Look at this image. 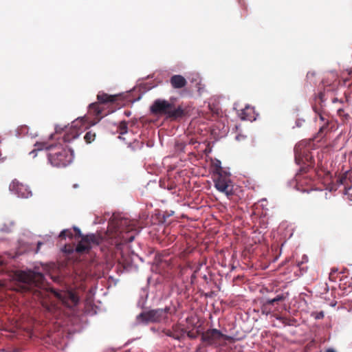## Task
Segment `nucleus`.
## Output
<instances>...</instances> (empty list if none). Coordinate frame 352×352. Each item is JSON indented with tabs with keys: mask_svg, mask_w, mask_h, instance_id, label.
<instances>
[{
	"mask_svg": "<svg viewBox=\"0 0 352 352\" xmlns=\"http://www.w3.org/2000/svg\"><path fill=\"white\" fill-rule=\"evenodd\" d=\"M16 281V289L20 292H32L35 298L46 300L53 294L63 305L68 307L76 306L78 302V297L71 291H56L48 287L45 282L42 273L32 270L16 271L14 273Z\"/></svg>",
	"mask_w": 352,
	"mask_h": 352,
	"instance_id": "1",
	"label": "nucleus"
},
{
	"mask_svg": "<svg viewBox=\"0 0 352 352\" xmlns=\"http://www.w3.org/2000/svg\"><path fill=\"white\" fill-rule=\"evenodd\" d=\"M136 221L128 218H113L109 223L107 234L109 238L116 240V245L131 242L135 235L131 232L136 230Z\"/></svg>",
	"mask_w": 352,
	"mask_h": 352,
	"instance_id": "2",
	"label": "nucleus"
},
{
	"mask_svg": "<svg viewBox=\"0 0 352 352\" xmlns=\"http://www.w3.org/2000/svg\"><path fill=\"white\" fill-rule=\"evenodd\" d=\"M35 146L37 150L45 148L47 151L48 161L54 167H66L73 161V151L60 142L50 145L45 142H36Z\"/></svg>",
	"mask_w": 352,
	"mask_h": 352,
	"instance_id": "3",
	"label": "nucleus"
},
{
	"mask_svg": "<svg viewBox=\"0 0 352 352\" xmlns=\"http://www.w3.org/2000/svg\"><path fill=\"white\" fill-rule=\"evenodd\" d=\"M150 111L153 115L165 116L171 120H175L184 116V111L180 106L175 107L173 103L162 99L155 100L151 106Z\"/></svg>",
	"mask_w": 352,
	"mask_h": 352,
	"instance_id": "4",
	"label": "nucleus"
},
{
	"mask_svg": "<svg viewBox=\"0 0 352 352\" xmlns=\"http://www.w3.org/2000/svg\"><path fill=\"white\" fill-rule=\"evenodd\" d=\"M170 311V307L164 309H155L144 311L136 316L138 324L157 323L167 319L168 314Z\"/></svg>",
	"mask_w": 352,
	"mask_h": 352,
	"instance_id": "5",
	"label": "nucleus"
},
{
	"mask_svg": "<svg viewBox=\"0 0 352 352\" xmlns=\"http://www.w3.org/2000/svg\"><path fill=\"white\" fill-rule=\"evenodd\" d=\"M201 341L206 346H219L224 345L226 342H232L233 338L223 334L221 331L217 329H210L204 331L201 334Z\"/></svg>",
	"mask_w": 352,
	"mask_h": 352,
	"instance_id": "6",
	"label": "nucleus"
},
{
	"mask_svg": "<svg viewBox=\"0 0 352 352\" xmlns=\"http://www.w3.org/2000/svg\"><path fill=\"white\" fill-rule=\"evenodd\" d=\"M74 230L76 235L81 238L76 247V252L78 253H87L91 248L99 245L102 241V238L100 235L95 234L82 235L79 228L75 227Z\"/></svg>",
	"mask_w": 352,
	"mask_h": 352,
	"instance_id": "7",
	"label": "nucleus"
},
{
	"mask_svg": "<svg viewBox=\"0 0 352 352\" xmlns=\"http://www.w3.org/2000/svg\"><path fill=\"white\" fill-rule=\"evenodd\" d=\"M213 182L216 189L225 194L228 197L234 195L233 184L230 173H219V175L214 176Z\"/></svg>",
	"mask_w": 352,
	"mask_h": 352,
	"instance_id": "8",
	"label": "nucleus"
},
{
	"mask_svg": "<svg viewBox=\"0 0 352 352\" xmlns=\"http://www.w3.org/2000/svg\"><path fill=\"white\" fill-rule=\"evenodd\" d=\"M85 120L84 118H78L72 122V126L66 129L62 140L64 143H70L72 140L76 139L82 132L81 126L83 125Z\"/></svg>",
	"mask_w": 352,
	"mask_h": 352,
	"instance_id": "9",
	"label": "nucleus"
},
{
	"mask_svg": "<svg viewBox=\"0 0 352 352\" xmlns=\"http://www.w3.org/2000/svg\"><path fill=\"white\" fill-rule=\"evenodd\" d=\"M295 160L300 164V163L310 165L312 163V157L310 155L309 149L304 147L302 144L296 145L294 148Z\"/></svg>",
	"mask_w": 352,
	"mask_h": 352,
	"instance_id": "10",
	"label": "nucleus"
},
{
	"mask_svg": "<svg viewBox=\"0 0 352 352\" xmlns=\"http://www.w3.org/2000/svg\"><path fill=\"white\" fill-rule=\"evenodd\" d=\"M9 189L18 197L21 198H28L32 195V192L29 188L16 179H14L11 182L9 186Z\"/></svg>",
	"mask_w": 352,
	"mask_h": 352,
	"instance_id": "11",
	"label": "nucleus"
},
{
	"mask_svg": "<svg viewBox=\"0 0 352 352\" xmlns=\"http://www.w3.org/2000/svg\"><path fill=\"white\" fill-rule=\"evenodd\" d=\"M88 114L90 116L94 117L96 120L91 122V123L88 126H86L85 129L96 124L100 120L102 117L106 115V113H103V109L98 102H94L89 104Z\"/></svg>",
	"mask_w": 352,
	"mask_h": 352,
	"instance_id": "12",
	"label": "nucleus"
},
{
	"mask_svg": "<svg viewBox=\"0 0 352 352\" xmlns=\"http://www.w3.org/2000/svg\"><path fill=\"white\" fill-rule=\"evenodd\" d=\"M340 186L343 187L340 190L343 191L344 195L347 196L349 200H351V195L349 191L351 188V174L349 172L342 175L337 180Z\"/></svg>",
	"mask_w": 352,
	"mask_h": 352,
	"instance_id": "13",
	"label": "nucleus"
},
{
	"mask_svg": "<svg viewBox=\"0 0 352 352\" xmlns=\"http://www.w3.org/2000/svg\"><path fill=\"white\" fill-rule=\"evenodd\" d=\"M238 116L242 120L252 121L255 120L254 109L249 105L238 111Z\"/></svg>",
	"mask_w": 352,
	"mask_h": 352,
	"instance_id": "14",
	"label": "nucleus"
},
{
	"mask_svg": "<svg viewBox=\"0 0 352 352\" xmlns=\"http://www.w3.org/2000/svg\"><path fill=\"white\" fill-rule=\"evenodd\" d=\"M278 305L279 302L274 298L264 299L261 302V311L263 313L268 314L275 310L276 306Z\"/></svg>",
	"mask_w": 352,
	"mask_h": 352,
	"instance_id": "15",
	"label": "nucleus"
},
{
	"mask_svg": "<svg viewBox=\"0 0 352 352\" xmlns=\"http://www.w3.org/2000/svg\"><path fill=\"white\" fill-rule=\"evenodd\" d=\"M170 83L174 89H182L186 87L187 81L182 75H173L170 78Z\"/></svg>",
	"mask_w": 352,
	"mask_h": 352,
	"instance_id": "16",
	"label": "nucleus"
},
{
	"mask_svg": "<svg viewBox=\"0 0 352 352\" xmlns=\"http://www.w3.org/2000/svg\"><path fill=\"white\" fill-rule=\"evenodd\" d=\"M163 333H164L166 336L178 340L184 336V331L177 327H173L172 329L164 330Z\"/></svg>",
	"mask_w": 352,
	"mask_h": 352,
	"instance_id": "17",
	"label": "nucleus"
},
{
	"mask_svg": "<svg viewBox=\"0 0 352 352\" xmlns=\"http://www.w3.org/2000/svg\"><path fill=\"white\" fill-rule=\"evenodd\" d=\"M336 80H337V74L333 72H331L327 74V78L324 79L322 80V84H323L324 87H325L332 86L333 87L332 89H334L338 85V83L336 82ZM327 90L330 91V90H331V89L327 88Z\"/></svg>",
	"mask_w": 352,
	"mask_h": 352,
	"instance_id": "18",
	"label": "nucleus"
},
{
	"mask_svg": "<svg viewBox=\"0 0 352 352\" xmlns=\"http://www.w3.org/2000/svg\"><path fill=\"white\" fill-rule=\"evenodd\" d=\"M118 98L117 95H109L104 92H99L97 95V99L100 104L106 103H113Z\"/></svg>",
	"mask_w": 352,
	"mask_h": 352,
	"instance_id": "19",
	"label": "nucleus"
},
{
	"mask_svg": "<svg viewBox=\"0 0 352 352\" xmlns=\"http://www.w3.org/2000/svg\"><path fill=\"white\" fill-rule=\"evenodd\" d=\"M338 114L340 118L342 119L343 123H347L349 122L351 119L350 114L349 113H346L345 110L343 109H340L338 110Z\"/></svg>",
	"mask_w": 352,
	"mask_h": 352,
	"instance_id": "20",
	"label": "nucleus"
},
{
	"mask_svg": "<svg viewBox=\"0 0 352 352\" xmlns=\"http://www.w3.org/2000/svg\"><path fill=\"white\" fill-rule=\"evenodd\" d=\"M96 137V133L93 132L92 131H89L85 133L84 136V140L87 144H91L95 140Z\"/></svg>",
	"mask_w": 352,
	"mask_h": 352,
	"instance_id": "21",
	"label": "nucleus"
},
{
	"mask_svg": "<svg viewBox=\"0 0 352 352\" xmlns=\"http://www.w3.org/2000/svg\"><path fill=\"white\" fill-rule=\"evenodd\" d=\"M213 167L214 168L213 176L219 175V173H227L222 169V167L221 166V162L219 160H217V162L213 164Z\"/></svg>",
	"mask_w": 352,
	"mask_h": 352,
	"instance_id": "22",
	"label": "nucleus"
},
{
	"mask_svg": "<svg viewBox=\"0 0 352 352\" xmlns=\"http://www.w3.org/2000/svg\"><path fill=\"white\" fill-rule=\"evenodd\" d=\"M274 299L279 302V304L289 298L288 292H280L276 294V295L274 297Z\"/></svg>",
	"mask_w": 352,
	"mask_h": 352,
	"instance_id": "23",
	"label": "nucleus"
},
{
	"mask_svg": "<svg viewBox=\"0 0 352 352\" xmlns=\"http://www.w3.org/2000/svg\"><path fill=\"white\" fill-rule=\"evenodd\" d=\"M127 122L125 121H122L119 124L118 132L120 133V134L123 135L127 133Z\"/></svg>",
	"mask_w": 352,
	"mask_h": 352,
	"instance_id": "24",
	"label": "nucleus"
},
{
	"mask_svg": "<svg viewBox=\"0 0 352 352\" xmlns=\"http://www.w3.org/2000/svg\"><path fill=\"white\" fill-rule=\"evenodd\" d=\"M59 237L62 239H65L66 237L72 238L73 234L70 230H63L62 232H60Z\"/></svg>",
	"mask_w": 352,
	"mask_h": 352,
	"instance_id": "25",
	"label": "nucleus"
},
{
	"mask_svg": "<svg viewBox=\"0 0 352 352\" xmlns=\"http://www.w3.org/2000/svg\"><path fill=\"white\" fill-rule=\"evenodd\" d=\"M333 122H330L327 121L325 124H324L319 130V133L322 135L323 133H327L329 130V126L332 125Z\"/></svg>",
	"mask_w": 352,
	"mask_h": 352,
	"instance_id": "26",
	"label": "nucleus"
},
{
	"mask_svg": "<svg viewBox=\"0 0 352 352\" xmlns=\"http://www.w3.org/2000/svg\"><path fill=\"white\" fill-rule=\"evenodd\" d=\"M277 320H278L279 321L282 322L283 324H286V325H289V319H288L287 318H285V317H282V316H279V317H277L276 318Z\"/></svg>",
	"mask_w": 352,
	"mask_h": 352,
	"instance_id": "27",
	"label": "nucleus"
},
{
	"mask_svg": "<svg viewBox=\"0 0 352 352\" xmlns=\"http://www.w3.org/2000/svg\"><path fill=\"white\" fill-rule=\"evenodd\" d=\"M185 146H186V144L182 142H177L175 144V147L177 150L182 151Z\"/></svg>",
	"mask_w": 352,
	"mask_h": 352,
	"instance_id": "28",
	"label": "nucleus"
},
{
	"mask_svg": "<svg viewBox=\"0 0 352 352\" xmlns=\"http://www.w3.org/2000/svg\"><path fill=\"white\" fill-rule=\"evenodd\" d=\"M314 110L315 111V112L317 114H318V116H319V117H320L321 120H322V121L324 120V116L322 115V113L320 111H318L316 107H314Z\"/></svg>",
	"mask_w": 352,
	"mask_h": 352,
	"instance_id": "29",
	"label": "nucleus"
},
{
	"mask_svg": "<svg viewBox=\"0 0 352 352\" xmlns=\"http://www.w3.org/2000/svg\"><path fill=\"white\" fill-rule=\"evenodd\" d=\"M188 286H189L188 285H185L184 286V287H182L181 288H179V289L180 290V293H182V292L185 293L186 291H188L189 289Z\"/></svg>",
	"mask_w": 352,
	"mask_h": 352,
	"instance_id": "30",
	"label": "nucleus"
},
{
	"mask_svg": "<svg viewBox=\"0 0 352 352\" xmlns=\"http://www.w3.org/2000/svg\"><path fill=\"white\" fill-rule=\"evenodd\" d=\"M324 318V314L322 311H320V313L317 314V316H316V319H322Z\"/></svg>",
	"mask_w": 352,
	"mask_h": 352,
	"instance_id": "31",
	"label": "nucleus"
},
{
	"mask_svg": "<svg viewBox=\"0 0 352 352\" xmlns=\"http://www.w3.org/2000/svg\"><path fill=\"white\" fill-rule=\"evenodd\" d=\"M43 245V243L41 242V241H38L37 243V247H36V250H35V253H38L39 252V250L41 248V246Z\"/></svg>",
	"mask_w": 352,
	"mask_h": 352,
	"instance_id": "32",
	"label": "nucleus"
},
{
	"mask_svg": "<svg viewBox=\"0 0 352 352\" xmlns=\"http://www.w3.org/2000/svg\"><path fill=\"white\" fill-rule=\"evenodd\" d=\"M190 278H191L190 285H192V284L193 283V280H194V279L196 278L195 272H194V273H192V274H191Z\"/></svg>",
	"mask_w": 352,
	"mask_h": 352,
	"instance_id": "33",
	"label": "nucleus"
},
{
	"mask_svg": "<svg viewBox=\"0 0 352 352\" xmlns=\"http://www.w3.org/2000/svg\"><path fill=\"white\" fill-rule=\"evenodd\" d=\"M344 289L346 290L344 293H350L351 291H352V288L350 287V285L349 286V288L346 289V288H344Z\"/></svg>",
	"mask_w": 352,
	"mask_h": 352,
	"instance_id": "34",
	"label": "nucleus"
},
{
	"mask_svg": "<svg viewBox=\"0 0 352 352\" xmlns=\"http://www.w3.org/2000/svg\"><path fill=\"white\" fill-rule=\"evenodd\" d=\"M323 287H324V291H325V292H328L329 288H328V286H327V283H324V284Z\"/></svg>",
	"mask_w": 352,
	"mask_h": 352,
	"instance_id": "35",
	"label": "nucleus"
},
{
	"mask_svg": "<svg viewBox=\"0 0 352 352\" xmlns=\"http://www.w3.org/2000/svg\"><path fill=\"white\" fill-rule=\"evenodd\" d=\"M324 96V93H322V92L320 93V98L321 101H323Z\"/></svg>",
	"mask_w": 352,
	"mask_h": 352,
	"instance_id": "36",
	"label": "nucleus"
},
{
	"mask_svg": "<svg viewBox=\"0 0 352 352\" xmlns=\"http://www.w3.org/2000/svg\"><path fill=\"white\" fill-rule=\"evenodd\" d=\"M10 352H22V351L19 349H14L12 351H10Z\"/></svg>",
	"mask_w": 352,
	"mask_h": 352,
	"instance_id": "37",
	"label": "nucleus"
},
{
	"mask_svg": "<svg viewBox=\"0 0 352 352\" xmlns=\"http://www.w3.org/2000/svg\"><path fill=\"white\" fill-rule=\"evenodd\" d=\"M326 352H336V351L333 349H327Z\"/></svg>",
	"mask_w": 352,
	"mask_h": 352,
	"instance_id": "38",
	"label": "nucleus"
},
{
	"mask_svg": "<svg viewBox=\"0 0 352 352\" xmlns=\"http://www.w3.org/2000/svg\"><path fill=\"white\" fill-rule=\"evenodd\" d=\"M60 130H62V129H61V128H59L58 126H56V133H57V132H58Z\"/></svg>",
	"mask_w": 352,
	"mask_h": 352,
	"instance_id": "39",
	"label": "nucleus"
},
{
	"mask_svg": "<svg viewBox=\"0 0 352 352\" xmlns=\"http://www.w3.org/2000/svg\"><path fill=\"white\" fill-rule=\"evenodd\" d=\"M183 274H184V272H183V270H182L180 271V276H182V275H183Z\"/></svg>",
	"mask_w": 352,
	"mask_h": 352,
	"instance_id": "40",
	"label": "nucleus"
},
{
	"mask_svg": "<svg viewBox=\"0 0 352 352\" xmlns=\"http://www.w3.org/2000/svg\"><path fill=\"white\" fill-rule=\"evenodd\" d=\"M178 279H179V278L176 280V281H175V285H177V284H178V283H177Z\"/></svg>",
	"mask_w": 352,
	"mask_h": 352,
	"instance_id": "41",
	"label": "nucleus"
},
{
	"mask_svg": "<svg viewBox=\"0 0 352 352\" xmlns=\"http://www.w3.org/2000/svg\"><path fill=\"white\" fill-rule=\"evenodd\" d=\"M311 74V73H307V76H309ZM314 74H311V75H313Z\"/></svg>",
	"mask_w": 352,
	"mask_h": 352,
	"instance_id": "42",
	"label": "nucleus"
},
{
	"mask_svg": "<svg viewBox=\"0 0 352 352\" xmlns=\"http://www.w3.org/2000/svg\"><path fill=\"white\" fill-rule=\"evenodd\" d=\"M188 336L192 337V334H189V333H188Z\"/></svg>",
	"mask_w": 352,
	"mask_h": 352,
	"instance_id": "43",
	"label": "nucleus"
},
{
	"mask_svg": "<svg viewBox=\"0 0 352 352\" xmlns=\"http://www.w3.org/2000/svg\"><path fill=\"white\" fill-rule=\"evenodd\" d=\"M188 336L192 337V334H189V333H188Z\"/></svg>",
	"mask_w": 352,
	"mask_h": 352,
	"instance_id": "44",
	"label": "nucleus"
}]
</instances>
